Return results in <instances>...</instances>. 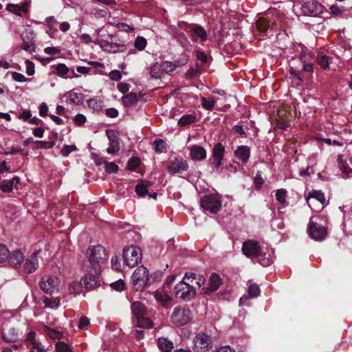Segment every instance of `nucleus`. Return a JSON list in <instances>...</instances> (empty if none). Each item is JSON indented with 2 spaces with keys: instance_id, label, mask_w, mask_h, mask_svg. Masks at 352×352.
I'll use <instances>...</instances> for the list:
<instances>
[{
  "instance_id": "obj_14",
  "label": "nucleus",
  "mask_w": 352,
  "mask_h": 352,
  "mask_svg": "<svg viewBox=\"0 0 352 352\" xmlns=\"http://www.w3.org/2000/svg\"><path fill=\"white\" fill-rule=\"evenodd\" d=\"M255 259H257L261 265L267 267L274 262V250L267 245H263V248Z\"/></svg>"
},
{
  "instance_id": "obj_37",
  "label": "nucleus",
  "mask_w": 352,
  "mask_h": 352,
  "mask_svg": "<svg viewBox=\"0 0 352 352\" xmlns=\"http://www.w3.org/2000/svg\"><path fill=\"white\" fill-rule=\"evenodd\" d=\"M109 146L107 148V151L109 154L117 153L120 150V142L116 137H109Z\"/></svg>"
},
{
  "instance_id": "obj_48",
  "label": "nucleus",
  "mask_w": 352,
  "mask_h": 352,
  "mask_svg": "<svg viewBox=\"0 0 352 352\" xmlns=\"http://www.w3.org/2000/svg\"><path fill=\"white\" fill-rule=\"evenodd\" d=\"M135 192L139 197H144L148 194V186L144 183H139L135 187Z\"/></svg>"
},
{
  "instance_id": "obj_52",
  "label": "nucleus",
  "mask_w": 352,
  "mask_h": 352,
  "mask_svg": "<svg viewBox=\"0 0 352 352\" xmlns=\"http://www.w3.org/2000/svg\"><path fill=\"white\" fill-rule=\"evenodd\" d=\"M318 64L320 67L326 69L329 67V64L331 63V58L327 56H321L318 59Z\"/></svg>"
},
{
  "instance_id": "obj_38",
  "label": "nucleus",
  "mask_w": 352,
  "mask_h": 352,
  "mask_svg": "<svg viewBox=\"0 0 352 352\" xmlns=\"http://www.w3.org/2000/svg\"><path fill=\"white\" fill-rule=\"evenodd\" d=\"M287 192V190L283 188L278 189L276 192V199L281 205L282 208L286 207L288 204L286 200Z\"/></svg>"
},
{
  "instance_id": "obj_28",
  "label": "nucleus",
  "mask_w": 352,
  "mask_h": 352,
  "mask_svg": "<svg viewBox=\"0 0 352 352\" xmlns=\"http://www.w3.org/2000/svg\"><path fill=\"white\" fill-rule=\"evenodd\" d=\"M190 155L193 160H203L206 157V151L199 145H194L191 147Z\"/></svg>"
},
{
  "instance_id": "obj_33",
  "label": "nucleus",
  "mask_w": 352,
  "mask_h": 352,
  "mask_svg": "<svg viewBox=\"0 0 352 352\" xmlns=\"http://www.w3.org/2000/svg\"><path fill=\"white\" fill-rule=\"evenodd\" d=\"M43 331L46 336L52 340H59L63 336V333L61 331L54 329L47 326H44Z\"/></svg>"
},
{
  "instance_id": "obj_44",
  "label": "nucleus",
  "mask_w": 352,
  "mask_h": 352,
  "mask_svg": "<svg viewBox=\"0 0 352 352\" xmlns=\"http://www.w3.org/2000/svg\"><path fill=\"white\" fill-rule=\"evenodd\" d=\"M21 38H22V40L23 41V43L22 44V48L25 51L28 52L30 53L33 52L34 50V42L32 41V40L25 41V34H24V33H23L21 34Z\"/></svg>"
},
{
  "instance_id": "obj_30",
  "label": "nucleus",
  "mask_w": 352,
  "mask_h": 352,
  "mask_svg": "<svg viewBox=\"0 0 352 352\" xmlns=\"http://www.w3.org/2000/svg\"><path fill=\"white\" fill-rule=\"evenodd\" d=\"M338 166L346 177L352 176V167L349 166L347 161L343 159L342 155H340L338 159Z\"/></svg>"
},
{
  "instance_id": "obj_23",
  "label": "nucleus",
  "mask_w": 352,
  "mask_h": 352,
  "mask_svg": "<svg viewBox=\"0 0 352 352\" xmlns=\"http://www.w3.org/2000/svg\"><path fill=\"white\" fill-rule=\"evenodd\" d=\"M38 266L37 252H35L25 260L24 270L26 273L31 274L37 269Z\"/></svg>"
},
{
  "instance_id": "obj_36",
  "label": "nucleus",
  "mask_w": 352,
  "mask_h": 352,
  "mask_svg": "<svg viewBox=\"0 0 352 352\" xmlns=\"http://www.w3.org/2000/svg\"><path fill=\"white\" fill-rule=\"evenodd\" d=\"M184 279H187L190 281L191 283H193V281H195V284L198 285L199 287H200L201 285L204 284L205 278L203 276L196 274L195 273H190V274H186L185 276L184 277Z\"/></svg>"
},
{
  "instance_id": "obj_22",
  "label": "nucleus",
  "mask_w": 352,
  "mask_h": 352,
  "mask_svg": "<svg viewBox=\"0 0 352 352\" xmlns=\"http://www.w3.org/2000/svg\"><path fill=\"white\" fill-rule=\"evenodd\" d=\"M1 334L3 340L8 342H14L22 336V333L14 328L5 329Z\"/></svg>"
},
{
  "instance_id": "obj_25",
  "label": "nucleus",
  "mask_w": 352,
  "mask_h": 352,
  "mask_svg": "<svg viewBox=\"0 0 352 352\" xmlns=\"http://www.w3.org/2000/svg\"><path fill=\"white\" fill-rule=\"evenodd\" d=\"M236 157L243 164L248 162L250 156V148L248 146L241 145L237 147L234 151Z\"/></svg>"
},
{
  "instance_id": "obj_59",
  "label": "nucleus",
  "mask_w": 352,
  "mask_h": 352,
  "mask_svg": "<svg viewBox=\"0 0 352 352\" xmlns=\"http://www.w3.org/2000/svg\"><path fill=\"white\" fill-rule=\"evenodd\" d=\"M25 65L26 74L28 76L34 75V72H35L34 63L32 61L29 60H26L25 61Z\"/></svg>"
},
{
  "instance_id": "obj_64",
  "label": "nucleus",
  "mask_w": 352,
  "mask_h": 352,
  "mask_svg": "<svg viewBox=\"0 0 352 352\" xmlns=\"http://www.w3.org/2000/svg\"><path fill=\"white\" fill-rule=\"evenodd\" d=\"M344 213V221L342 223V226L344 227H346L347 225H351L352 224V210L348 212V214L346 213L345 211H343Z\"/></svg>"
},
{
  "instance_id": "obj_19",
  "label": "nucleus",
  "mask_w": 352,
  "mask_h": 352,
  "mask_svg": "<svg viewBox=\"0 0 352 352\" xmlns=\"http://www.w3.org/2000/svg\"><path fill=\"white\" fill-rule=\"evenodd\" d=\"M188 164L184 159L182 157H175L168 164L167 170L171 174L182 173L187 170Z\"/></svg>"
},
{
  "instance_id": "obj_29",
  "label": "nucleus",
  "mask_w": 352,
  "mask_h": 352,
  "mask_svg": "<svg viewBox=\"0 0 352 352\" xmlns=\"http://www.w3.org/2000/svg\"><path fill=\"white\" fill-rule=\"evenodd\" d=\"M9 263L10 264L16 267L20 266L24 260V255L20 250H15L10 254Z\"/></svg>"
},
{
  "instance_id": "obj_39",
  "label": "nucleus",
  "mask_w": 352,
  "mask_h": 352,
  "mask_svg": "<svg viewBox=\"0 0 352 352\" xmlns=\"http://www.w3.org/2000/svg\"><path fill=\"white\" fill-rule=\"evenodd\" d=\"M159 65L164 73L172 72L177 67H179V64H177L176 62L170 61H164L162 63H159Z\"/></svg>"
},
{
  "instance_id": "obj_62",
  "label": "nucleus",
  "mask_w": 352,
  "mask_h": 352,
  "mask_svg": "<svg viewBox=\"0 0 352 352\" xmlns=\"http://www.w3.org/2000/svg\"><path fill=\"white\" fill-rule=\"evenodd\" d=\"M118 170V166L114 162H108L105 164V171L107 173H114Z\"/></svg>"
},
{
  "instance_id": "obj_26",
  "label": "nucleus",
  "mask_w": 352,
  "mask_h": 352,
  "mask_svg": "<svg viewBox=\"0 0 352 352\" xmlns=\"http://www.w3.org/2000/svg\"><path fill=\"white\" fill-rule=\"evenodd\" d=\"M28 8L29 3L27 2H25L21 5L8 3L6 6L7 11L18 16H21L22 12H27L28 11Z\"/></svg>"
},
{
  "instance_id": "obj_11",
  "label": "nucleus",
  "mask_w": 352,
  "mask_h": 352,
  "mask_svg": "<svg viewBox=\"0 0 352 352\" xmlns=\"http://www.w3.org/2000/svg\"><path fill=\"white\" fill-rule=\"evenodd\" d=\"M193 350L195 352H206L212 349V340L210 337L206 333L197 334L192 340Z\"/></svg>"
},
{
  "instance_id": "obj_9",
  "label": "nucleus",
  "mask_w": 352,
  "mask_h": 352,
  "mask_svg": "<svg viewBox=\"0 0 352 352\" xmlns=\"http://www.w3.org/2000/svg\"><path fill=\"white\" fill-rule=\"evenodd\" d=\"M195 295V289L190 283H186L184 279L179 282L175 287V296L177 298L184 300H189Z\"/></svg>"
},
{
  "instance_id": "obj_10",
  "label": "nucleus",
  "mask_w": 352,
  "mask_h": 352,
  "mask_svg": "<svg viewBox=\"0 0 352 352\" xmlns=\"http://www.w3.org/2000/svg\"><path fill=\"white\" fill-rule=\"evenodd\" d=\"M60 280L52 276H44L41 278L39 285L41 289L47 294H52L60 291Z\"/></svg>"
},
{
  "instance_id": "obj_58",
  "label": "nucleus",
  "mask_w": 352,
  "mask_h": 352,
  "mask_svg": "<svg viewBox=\"0 0 352 352\" xmlns=\"http://www.w3.org/2000/svg\"><path fill=\"white\" fill-rule=\"evenodd\" d=\"M248 294L251 298H256L260 294V289L256 285H251L248 287Z\"/></svg>"
},
{
  "instance_id": "obj_6",
  "label": "nucleus",
  "mask_w": 352,
  "mask_h": 352,
  "mask_svg": "<svg viewBox=\"0 0 352 352\" xmlns=\"http://www.w3.org/2000/svg\"><path fill=\"white\" fill-rule=\"evenodd\" d=\"M192 318V314L189 309L176 307L171 314L170 322L176 327H181L188 324Z\"/></svg>"
},
{
  "instance_id": "obj_27",
  "label": "nucleus",
  "mask_w": 352,
  "mask_h": 352,
  "mask_svg": "<svg viewBox=\"0 0 352 352\" xmlns=\"http://www.w3.org/2000/svg\"><path fill=\"white\" fill-rule=\"evenodd\" d=\"M155 299L160 302L163 306H166L170 300V296L168 294V289L163 287L162 289L157 290L154 293Z\"/></svg>"
},
{
  "instance_id": "obj_60",
  "label": "nucleus",
  "mask_w": 352,
  "mask_h": 352,
  "mask_svg": "<svg viewBox=\"0 0 352 352\" xmlns=\"http://www.w3.org/2000/svg\"><path fill=\"white\" fill-rule=\"evenodd\" d=\"M56 73L61 76H64L69 72V68L63 63H59L56 65Z\"/></svg>"
},
{
  "instance_id": "obj_24",
  "label": "nucleus",
  "mask_w": 352,
  "mask_h": 352,
  "mask_svg": "<svg viewBox=\"0 0 352 352\" xmlns=\"http://www.w3.org/2000/svg\"><path fill=\"white\" fill-rule=\"evenodd\" d=\"M19 183V178L14 176L11 179H4L0 182V189L5 192H10L16 188Z\"/></svg>"
},
{
  "instance_id": "obj_34",
  "label": "nucleus",
  "mask_w": 352,
  "mask_h": 352,
  "mask_svg": "<svg viewBox=\"0 0 352 352\" xmlns=\"http://www.w3.org/2000/svg\"><path fill=\"white\" fill-rule=\"evenodd\" d=\"M66 96H67L70 102L75 105H79L83 101V95L80 93H76L74 90L68 91Z\"/></svg>"
},
{
  "instance_id": "obj_3",
  "label": "nucleus",
  "mask_w": 352,
  "mask_h": 352,
  "mask_svg": "<svg viewBox=\"0 0 352 352\" xmlns=\"http://www.w3.org/2000/svg\"><path fill=\"white\" fill-rule=\"evenodd\" d=\"M95 43L98 45L104 52L108 53L123 52L126 49L124 41L113 34L108 35L105 39L98 38Z\"/></svg>"
},
{
  "instance_id": "obj_41",
  "label": "nucleus",
  "mask_w": 352,
  "mask_h": 352,
  "mask_svg": "<svg viewBox=\"0 0 352 352\" xmlns=\"http://www.w3.org/2000/svg\"><path fill=\"white\" fill-rule=\"evenodd\" d=\"M138 97L135 94H129L122 97V102L124 106L131 107L138 102Z\"/></svg>"
},
{
  "instance_id": "obj_54",
  "label": "nucleus",
  "mask_w": 352,
  "mask_h": 352,
  "mask_svg": "<svg viewBox=\"0 0 352 352\" xmlns=\"http://www.w3.org/2000/svg\"><path fill=\"white\" fill-rule=\"evenodd\" d=\"M10 252L6 245L0 244V263L7 261Z\"/></svg>"
},
{
  "instance_id": "obj_12",
  "label": "nucleus",
  "mask_w": 352,
  "mask_h": 352,
  "mask_svg": "<svg viewBox=\"0 0 352 352\" xmlns=\"http://www.w3.org/2000/svg\"><path fill=\"white\" fill-rule=\"evenodd\" d=\"M300 10L305 16H317L323 12L324 7L318 1H307L301 4Z\"/></svg>"
},
{
  "instance_id": "obj_51",
  "label": "nucleus",
  "mask_w": 352,
  "mask_h": 352,
  "mask_svg": "<svg viewBox=\"0 0 352 352\" xmlns=\"http://www.w3.org/2000/svg\"><path fill=\"white\" fill-rule=\"evenodd\" d=\"M256 27L260 32H265L269 28V22L265 19L260 18L256 22Z\"/></svg>"
},
{
  "instance_id": "obj_53",
  "label": "nucleus",
  "mask_w": 352,
  "mask_h": 352,
  "mask_svg": "<svg viewBox=\"0 0 352 352\" xmlns=\"http://www.w3.org/2000/svg\"><path fill=\"white\" fill-rule=\"evenodd\" d=\"M140 164V160L138 157H131L127 163L128 168L131 170H135Z\"/></svg>"
},
{
  "instance_id": "obj_55",
  "label": "nucleus",
  "mask_w": 352,
  "mask_h": 352,
  "mask_svg": "<svg viewBox=\"0 0 352 352\" xmlns=\"http://www.w3.org/2000/svg\"><path fill=\"white\" fill-rule=\"evenodd\" d=\"M110 287L116 291L121 292L124 290L125 284L122 279H119L113 283H111L110 284Z\"/></svg>"
},
{
  "instance_id": "obj_18",
  "label": "nucleus",
  "mask_w": 352,
  "mask_h": 352,
  "mask_svg": "<svg viewBox=\"0 0 352 352\" xmlns=\"http://www.w3.org/2000/svg\"><path fill=\"white\" fill-rule=\"evenodd\" d=\"M306 200L310 208H313L314 204H318V209H322L327 204L324 195L321 191H313L308 195Z\"/></svg>"
},
{
  "instance_id": "obj_56",
  "label": "nucleus",
  "mask_w": 352,
  "mask_h": 352,
  "mask_svg": "<svg viewBox=\"0 0 352 352\" xmlns=\"http://www.w3.org/2000/svg\"><path fill=\"white\" fill-rule=\"evenodd\" d=\"M88 106L96 111L101 110L102 106L100 101L96 99H89L87 101Z\"/></svg>"
},
{
  "instance_id": "obj_46",
  "label": "nucleus",
  "mask_w": 352,
  "mask_h": 352,
  "mask_svg": "<svg viewBox=\"0 0 352 352\" xmlns=\"http://www.w3.org/2000/svg\"><path fill=\"white\" fill-rule=\"evenodd\" d=\"M195 120V116L192 114H187L183 116L179 120V124L181 126H186L189 124H191L194 122Z\"/></svg>"
},
{
  "instance_id": "obj_47",
  "label": "nucleus",
  "mask_w": 352,
  "mask_h": 352,
  "mask_svg": "<svg viewBox=\"0 0 352 352\" xmlns=\"http://www.w3.org/2000/svg\"><path fill=\"white\" fill-rule=\"evenodd\" d=\"M202 107L208 110H212L214 106L215 101L212 98H201Z\"/></svg>"
},
{
  "instance_id": "obj_7",
  "label": "nucleus",
  "mask_w": 352,
  "mask_h": 352,
  "mask_svg": "<svg viewBox=\"0 0 352 352\" xmlns=\"http://www.w3.org/2000/svg\"><path fill=\"white\" fill-rule=\"evenodd\" d=\"M123 258L126 265L133 267L142 260V252L139 247L131 245L123 250Z\"/></svg>"
},
{
  "instance_id": "obj_50",
  "label": "nucleus",
  "mask_w": 352,
  "mask_h": 352,
  "mask_svg": "<svg viewBox=\"0 0 352 352\" xmlns=\"http://www.w3.org/2000/svg\"><path fill=\"white\" fill-rule=\"evenodd\" d=\"M55 349L56 352H73L71 347L64 342H58Z\"/></svg>"
},
{
  "instance_id": "obj_15",
  "label": "nucleus",
  "mask_w": 352,
  "mask_h": 352,
  "mask_svg": "<svg viewBox=\"0 0 352 352\" xmlns=\"http://www.w3.org/2000/svg\"><path fill=\"white\" fill-rule=\"evenodd\" d=\"M90 267H86V274L82 277L80 284L86 289H91L97 287L100 285L98 275L100 273L90 272Z\"/></svg>"
},
{
  "instance_id": "obj_1",
  "label": "nucleus",
  "mask_w": 352,
  "mask_h": 352,
  "mask_svg": "<svg viewBox=\"0 0 352 352\" xmlns=\"http://www.w3.org/2000/svg\"><path fill=\"white\" fill-rule=\"evenodd\" d=\"M87 254L89 264L86 267H90V272L100 273L107 261V254L104 247L100 245L92 246L87 250Z\"/></svg>"
},
{
  "instance_id": "obj_2",
  "label": "nucleus",
  "mask_w": 352,
  "mask_h": 352,
  "mask_svg": "<svg viewBox=\"0 0 352 352\" xmlns=\"http://www.w3.org/2000/svg\"><path fill=\"white\" fill-rule=\"evenodd\" d=\"M131 312L134 327L151 329L153 327V322L145 316L146 309L141 302L136 301L132 303Z\"/></svg>"
},
{
  "instance_id": "obj_20",
  "label": "nucleus",
  "mask_w": 352,
  "mask_h": 352,
  "mask_svg": "<svg viewBox=\"0 0 352 352\" xmlns=\"http://www.w3.org/2000/svg\"><path fill=\"white\" fill-rule=\"evenodd\" d=\"M34 23L38 24V25H40V24L46 25V26L47 27V30L45 31L46 34L50 38H54L56 37V33L58 32V30L56 28L58 21L54 16H50L46 17L44 22L39 21H34Z\"/></svg>"
},
{
  "instance_id": "obj_21",
  "label": "nucleus",
  "mask_w": 352,
  "mask_h": 352,
  "mask_svg": "<svg viewBox=\"0 0 352 352\" xmlns=\"http://www.w3.org/2000/svg\"><path fill=\"white\" fill-rule=\"evenodd\" d=\"M225 154V147L221 143L216 144L212 149V164L216 168H219Z\"/></svg>"
},
{
  "instance_id": "obj_40",
  "label": "nucleus",
  "mask_w": 352,
  "mask_h": 352,
  "mask_svg": "<svg viewBox=\"0 0 352 352\" xmlns=\"http://www.w3.org/2000/svg\"><path fill=\"white\" fill-rule=\"evenodd\" d=\"M174 36L177 41L180 43L183 47L185 49L189 48L190 43L183 32L181 31H177L174 33Z\"/></svg>"
},
{
  "instance_id": "obj_49",
  "label": "nucleus",
  "mask_w": 352,
  "mask_h": 352,
  "mask_svg": "<svg viewBox=\"0 0 352 352\" xmlns=\"http://www.w3.org/2000/svg\"><path fill=\"white\" fill-rule=\"evenodd\" d=\"M155 150L157 153L166 151V142L162 140H155L153 142Z\"/></svg>"
},
{
  "instance_id": "obj_17",
  "label": "nucleus",
  "mask_w": 352,
  "mask_h": 352,
  "mask_svg": "<svg viewBox=\"0 0 352 352\" xmlns=\"http://www.w3.org/2000/svg\"><path fill=\"white\" fill-rule=\"evenodd\" d=\"M263 248V245L254 240H248L243 243L242 251L243 254L252 260H254Z\"/></svg>"
},
{
  "instance_id": "obj_57",
  "label": "nucleus",
  "mask_w": 352,
  "mask_h": 352,
  "mask_svg": "<svg viewBox=\"0 0 352 352\" xmlns=\"http://www.w3.org/2000/svg\"><path fill=\"white\" fill-rule=\"evenodd\" d=\"M77 150V147L75 145H65L60 150V154L64 156H68L72 152Z\"/></svg>"
},
{
  "instance_id": "obj_8",
  "label": "nucleus",
  "mask_w": 352,
  "mask_h": 352,
  "mask_svg": "<svg viewBox=\"0 0 352 352\" xmlns=\"http://www.w3.org/2000/svg\"><path fill=\"white\" fill-rule=\"evenodd\" d=\"M201 206L204 210L212 214L217 213L221 207L220 195L214 194L204 196L201 199Z\"/></svg>"
},
{
  "instance_id": "obj_32",
  "label": "nucleus",
  "mask_w": 352,
  "mask_h": 352,
  "mask_svg": "<svg viewBox=\"0 0 352 352\" xmlns=\"http://www.w3.org/2000/svg\"><path fill=\"white\" fill-rule=\"evenodd\" d=\"M157 346L163 352H171L173 349V343L166 338L161 337L157 340Z\"/></svg>"
},
{
  "instance_id": "obj_42",
  "label": "nucleus",
  "mask_w": 352,
  "mask_h": 352,
  "mask_svg": "<svg viewBox=\"0 0 352 352\" xmlns=\"http://www.w3.org/2000/svg\"><path fill=\"white\" fill-rule=\"evenodd\" d=\"M164 74L162 70L159 63H155L151 68L150 75L151 78L155 79H158L162 77V75Z\"/></svg>"
},
{
  "instance_id": "obj_31",
  "label": "nucleus",
  "mask_w": 352,
  "mask_h": 352,
  "mask_svg": "<svg viewBox=\"0 0 352 352\" xmlns=\"http://www.w3.org/2000/svg\"><path fill=\"white\" fill-rule=\"evenodd\" d=\"M222 281L219 275L214 273L209 278L208 290L210 292H215L218 289Z\"/></svg>"
},
{
  "instance_id": "obj_13",
  "label": "nucleus",
  "mask_w": 352,
  "mask_h": 352,
  "mask_svg": "<svg viewBox=\"0 0 352 352\" xmlns=\"http://www.w3.org/2000/svg\"><path fill=\"white\" fill-rule=\"evenodd\" d=\"M25 342L31 352H47L48 350V347L39 340L34 331L28 333Z\"/></svg>"
},
{
  "instance_id": "obj_5",
  "label": "nucleus",
  "mask_w": 352,
  "mask_h": 352,
  "mask_svg": "<svg viewBox=\"0 0 352 352\" xmlns=\"http://www.w3.org/2000/svg\"><path fill=\"white\" fill-rule=\"evenodd\" d=\"M180 30L188 32L194 41H205L207 39V33L204 28L197 24H188L181 21L178 23Z\"/></svg>"
},
{
  "instance_id": "obj_43",
  "label": "nucleus",
  "mask_w": 352,
  "mask_h": 352,
  "mask_svg": "<svg viewBox=\"0 0 352 352\" xmlns=\"http://www.w3.org/2000/svg\"><path fill=\"white\" fill-rule=\"evenodd\" d=\"M81 287H83L80 282L72 281L68 285V290L70 294L77 295L80 293Z\"/></svg>"
},
{
  "instance_id": "obj_63",
  "label": "nucleus",
  "mask_w": 352,
  "mask_h": 352,
  "mask_svg": "<svg viewBox=\"0 0 352 352\" xmlns=\"http://www.w3.org/2000/svg\"><path fill=\"white\" fill-rule=\"evenodd\" d=\"M11 76L12 79L16 82H24L27 81V78H25V76L21 73L12 72L11 73Z\"/></svg>"
},
{
  "instance_id": "obj_35",
  "label": "nucleus",
  "mask_w": 352,
  "mask_h": 352,
  "mask_svg": "<svg viewBox=\"0 0 352 352\" xmlns=\"http://www.w3.org/2000/svg\"><path fill=\"white\" fill-rule=\"evenodd\" d=\"M43 302L46 307L52 309H56L59 307L60 304V299L57 298H48L45 297L43 299Z\"/></svg>"
},
{
  "instance_id": "obj_4",
  "label": "nucleus",
  "mask_w": 352,
  "mask_h": 352,
  "mask_svg": "<svg viewBox=\"0 0 352 352\" xmlns=\"http://www.w3.org/2000/svg\"><path fill=\"white\" fill-rule=\"evenodd\" d=\"M148 271L144 266L138 267L131 276V284L138 292L143 291L148 285Z\"/></svg>"
},
{
  "instance_id": "obj_16",
  "label": "nucleus",
  "mask_w": 352,
  "mask_h": 352,
  "mask_svg": "<svg viewBox=\"0 0 352 352\" xmlns=\"http://www.w3.org/2000/svg\"><path fill=\"white\" fill-rule=\"evenodd\" d=\"M315 217H311L309 226V234L311 239L316 241H320L324 239L327 235V229L324 226L319 225L316 221H314Z\"/></svg>"
},
{
  "instance_id": "obj_61",
  "label": "nucleus",
  "mask_w": 352,
  "mask_h": 352,
  "mask_svg": "<svg viewBox=\"0 0 352 352\" xmlns=\"http://www.w3.org/2000/svg\"><path fill=\"white\" fill-rule=\"evenodd\" d=\"M116 28H118V30L126 32H129L134 30V28L133 26L128 25L125 23H118L116 24Z\"/></svg>"
},
{
  "instance_id": "obj_45",
  "label": "nucleus",
  "mask_w": 352,
  "mask_h": 352,
  "mask_svg": "<svg viewBox=\"0 0 352 352\" xmlns=\"http://www.w3.org/2000/svg\"><path fill=\"white\" fill-rule=\"evenodd\" d=\"M146 39L144 37L140 36H138L134 42L135 47L139 51L143 50L146 47Z\"/></svg>"
}]
</instances>
